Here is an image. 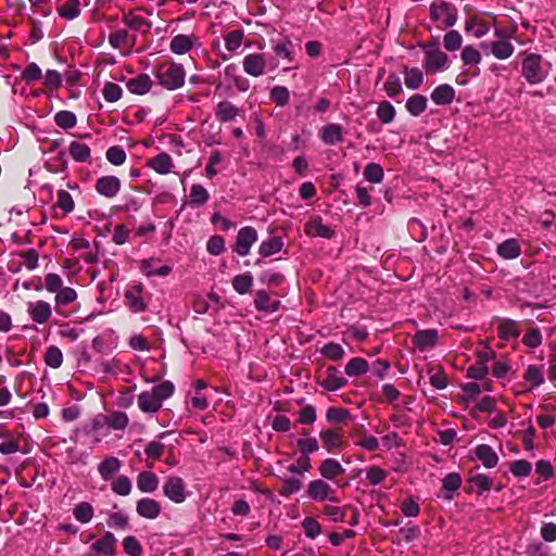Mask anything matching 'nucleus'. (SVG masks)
Listing matches in <instances>:
<instances>
[{
    "label": "nucleus",
    "instance_id": "1",
    "mask_svg": "<svg viewBox=\"0 0 556 556\" xmlns=\"http://www.w3.org/2000/svg\"><path fill=\"white\" fill-rule=\"evenodd\" d=\"M157 84L168 91L180 89L185 85L186 70L173 59L164 60L153 68Z\"/></svg>",
    "mask_w": 556,
    "mask_h": 556
},
{
    "label": "nucleus",
    "instance_id": "2",
    "mask_svg": "<svg viewBox=\"0 0 556 556\" xmlns=\"http://www.w3.org/2000/svg\"><path fill=\"white\" fill-rule=\"evenodd\" d=\"M174 392L175 386L172 381H162L138 395V407L142 413L155 414L162 408L163 402L173 396Z\"/></svg>",
    "mask_w": 556,
    "mask_h": 556
},
{
    "label": "nucleus",
    "instance_id": "3",
    "mask_svg": "<svg viewBox=\"0 0 556 556\" xmlns=\"http://www.w3.org/2000/svg\"><path fill=\"white\" fill-rule=\"evenodd\" d=\"M430 21L438 29L444 30L453 27L458 20L457 8L444 0H434L429 7Z\"/></svg>",
    "mask_w": 556,
    "mask_h": 556
},
{
    "label": "nucleus",
    "instance_id": "4",
    "mask_svg": "<svg viewBox=\"0 0 556 556\" xmlns=\"http://www.w3.org/2000/svg\"><path fill=\"white\" fill-rule=\"evenodd\" d=\"M548 71L544 67L543 58L536 53H529L521 61V75L531 85L540 84L547 77Z\"/></svg>",
    "mask_w": 556,
    "mask_h": 556
},
{
    "label": "nucleus",
    "instance_id": "5",
    "mask_svg": "<svg viewBox=\"0 0 556 556\" xmlns=\"http://www.w3.org/2000/svg\"><path fill=\"white\" fill-rule=\"evenodd\" d=\"M420 46L425 49L424 68L427 73L434 74L447 68L448 56L441 51L437 42L421 43Z\"/></svg>",
    "mask_w": 556,
    "mask_h": 556
},
{
    "label": "nucleus",
    "instance_id": "6",
    "mask_svg": "<svg viewBox=\"0 0 556 556\" xmlns=\"http://www.w3.org/2000/svg\"><path fill=\"white\" fill-rule=\"evenodd\" d=\"M306 495L309 500L315 502H339V498L336 496V490L329 484L328 480L323 478L308 482L306 488Z\"/></svg>",
    "mask_w": 556,
    "mask_h": 556
},
{
    "label": "nucleus",
    "instance_id": "7",
    "mask_svg": "<svg viewBox=\"0 0 556 556\" xmlns=\"http://www.w3.org/2000/svg\"><path fill=\"white\" fill-rule=\"evenodd\" d=\"M318 472L323 479L333 482L338 488L344 489L348 485V482H343L341 479L345 469L336 458L323 459L318 466Z\"/></svg>",
    "mask_w": 556,
    "mask_h": 556
},
{
    "label": "nucleus",
    "instance_id": "8",
    "mask_svg": "<svg viewBox=\"0 0 556 556\" xmlns=\"http://www.w3.org/2000/svg\"><path fill=\"white\" fill-rule=\"evenodd\" d=\"M163 493L175 504L184 503L188 496L187 483L179 476H168L163 484Z\"/></svg>",
    "mask_w": 556,
    "mask_h": 556
},
{
    "label": "nucleus",
    "instance_id": "9",
    "mask_svg": "<svg viewBox=\"0 0 556 556\" xmlns=\"http://www.w3.org/2000/svg\"><path fill=\"white\" fill-rule=\"evenodd\" d=\"M317 383L327 391H337L346 386L348 380L334 366H328L319 370L316 377Z\"/></svg>",
    "mask_w": 556,
    "mask_h": 556
},
{
    "label": "nucleus",
    "instance_id": "10",
    "mask_svg": "<svg viewBox=\"0 0 556 556\" xmlns=\"http://www.w3.org/2000/svg\"><path fill=\"white\" fill-rule=\"evenodd\" d=\"M323 447L328 453H340L346 447L343 430L341 428H327L319 432Z\"/></svg>",
    "mask_w": 556,
    "mask_h": 556
},
{
    "label": "nucleus",
    "instance_id": "11",
    "mask_svg": "<svg viewBox=\"0 0 556 556\" xmlns=\"http://www.w3.org/2000/svg\"><path fill=\"white\" fill-rule=\"evenodd\" d=\"M136 42L137 36L124 28L116 29L109 35L110 46L118 50L124 56L132 53Z\"/></svg>",
    "mask_w": 556,
    "mask_h": 556
},
{
    "label": "nucleus",
    "instance_id": "12",
    "mask_svg": "<svg viewBox=\"0 0 556 556\" xmlns=\"http://www.w3.org/2000/svg\"><path fill=\"white\" fill-rule=\"evenodd\" d=\"M200 37L194 34H177L172 37L169 41V50L176 55H184L189 53L192 49L201 47Z\"/></svg>",
    "mask_w": 556,
    "mask_h": 556
},
{
    "label": "nucleus",
    "instance_id": "13",
    "mask_svg": "<svg viewBox=\"0 0 556 556\" xmlns=\"http://www.w3.org/2000/svg\"><path fill=\"white\" fill-rule=\"evenodd\" d=\"M78 298L75 289L71 287H63L54 296V311L58 315L67 318L72 314L76 313L79 308L77 306L74 309H67L66 306L74 303Z\"/></svg>",
    "mask_w": 556,
    "mask_h": 556
},
{
    "label": "nucleus",
    "instance_id": "14",
    "mask_svg": "<svg viewBox=\"0 0 556 556\" xmlns=\"http://www.w3.org/2000/svg\"><path fill=\"white\" fill-rule=\"evenodd\" d=\"M256 241L257 231L251 226H245L238 231L233 251L240 256H247Z\"/></svg>",
    "mask_w": 556,
    "mask_h": 556
},
{
    "label": "nucleus",
    "instance_id": "15",
    "mask_svg": "<svg viewBox=\"0 0 556 556\" xmlns=\"http://www.w3.org/2000/svg\"><path fill=\"white\" fill-rule=\"evenodd\" d=\"M143 291L144 288L141 282H134L129 285L125 291L126 302L134 313L144 312L148 307V304L143 298Z\"/></svg>",
    "mask_w": 556,
    "mask_h": 556
},
{
    "label": "nucleus",
    "instance_id": "16",
    "mask_svg": "<svg viewBox=\"0 0 556 556\" xmlns=\"http://www.w3.org/2000/svg\"><path fill=\"white\" fill-rule=\"evenodd\" d=\"M122 189V181L114 175H104L99 177L94 182V190L100 195L113 199Z\"/></svg>",
    "mask_w": 556,
    "mask_h": 556
},
{
    "label": "nucleus",
    "instance_id": "17",
    "mask_svg": "<svg viewBox=\"0 0 556 556\" xmlns=\"http://www.w3.org/2000/svg\"><path fill=\"white\" fill-rule=\"evenodd\" d=\"M243 71L252 76L260 77L266 72V59L263 53H249L242 60Z\"/></svg>",
    "mask_w": 556,
    "mask_h": 556
},
{
    "label": "nucleus",
    "instance_id": "18",
    "mask_svg": "<svg viewBox=\"0 0 556 556\" xmlns=\"http://www.w3.org/2000/svg\"><path fill=\"white\" fill-rule=\"evenodd\" d=\"M224 80L229 87L236 88L239 92H245L250 88L249 80L242 76L235 63L228 64L224 68Z\"/></svg>",
    "mask_w": 556,
    "mask_h": 556
},
{
    "label": "nucleus",
    "instance_id": "19",
    "mask_svg": "<svg viewBox=\"0 0 556 556\" xmlns=\"http://www.w3.org/2000/svg\"><path fill=\"white\" fill-rule=\"evenodd\" d=\"M223 38L227 52H218V56H220L223 61H227L240 49L244 38V31L243 29L229 30L224 34Z\"/></svg>",
    "mask_w": 556,
    "mask_h": 556
},
{
    "label": "nucleus",
    "instance_id": "20",
    "mask_svg": "<svg viewBox=\"0 0 556 556\" xmlns=\"http://www.w3.org/2000/svg\"><path fill=\"white\" fill-rule=\"evenodd\" d=\"M495 36L501 39L492 41L490 43L482 42L481 47L490 48L491 53L498 60H506L510 58L515 51L513 43H510L507 39L502 38L501 30H496Z\"/></svg>",
    "mask_w": 556,
    "mask_h": 556
},
{
    "label": "nucleus",
    "instance_id": "21",
    "mask_svg": "<svg viewBox=\"0 0 556 556\" xmlns=\"http://www.w3.org/2000/svg\"><path fill=\"white\" fill-rule=\"evenodd\" d=\"M27 313L31 320L37 324H46L52 316V309L48 302L38 300L27 304Z\"/></svg>",
    "mask_w": 556,
    "mask_h": 556
},
{
    "label": "nucleus",
    "instance_id": "22",
    "mask_svg": "<svg viewBox=\"0 0 556 556\" xmlns=\"http://www.w3.org/2000/svg\"><path fill=\"white\" fill-rule=\"evenodd\" d=\"M140 9L129 10L122 15V22L134 31L148 33L151 23L139 14Z\"/></svg>",
    "mask_w": 556,
    "mask_h": 556
},
{
    "label": "nucleus",
    "instance_id": "23",
    "mask_svg": "<svg viewBox=\"0 0 556 556\" xmlns=\"http://www.w3.org/2000/svg\"><path fill=\"white\" fill-rule=\"evenodd\" d=\"M90 549L98 556H113L116 553V538L112 532L106 531L91 544Z\"/></svg>",
    "mask_w": 556,
    "mask_h": 556
},
{
    "label": "nucleus",
    "instance_id": "24",
    "mask_svg": "<svg viewBox=\"0 0 556 556\" xmlns=\"http://www.w3.org/2000/svg\"><path fill=\"white\" fill-rule=\"evenodd\" d=\"M438 330L437 329H426L418 330L413 337L414 346L420 351L425 352L430 349H433L438 343Z\"/></svg>",
    "mask_w": 556,
    "mask_h": 556
},
{
    "label": "nucleus",
    "instance_id": "25",
    "mask_svg": "<svg viewBox=\"0 0 556 556\" xmlns=\"http://www.w3.org/2000/svg\"><path fill=\"white\" fill-rule=\"evenodd\" d=\"M305 233L309 237L330 239L334 236V230L324 224L321 217L316 216L305 224Z\"/></svg>",
    "mask_w": 556,
    "mask_h": 556
},
{
    "label": "nucleus",
    "instance_id": "26",
    "mask_svg": "<svg viewBox=\"0 0 556 556\" xmlns=\"http://www.w3.org/2000/svg\"><path fill=\"white\" fill-rule=\"evenodd\" d=\"M161 504L150 497H142L136 504V511L140 517L156 519L161 514Z\"/></svg>",
    "mask_w": 556,
    "mask_h": 556
},
{
    "label": "nucleus",
    "instance_id": "27",
    "mask_svg": "<svg viewBox=\"0 0 556 556\" xmlns=\"http://www.w3.org/2000/svg\"><path fill=\"white\" fill-rule=\"evenodd\" d=\"M153 81L151 77L146 74L141 73L130 79L127 80L126 87L129 92L138 96H143L150 92L152 89Z\"/></svg>",
    "mask_w": 556,
    "mask_h": 556
},
{
    "label": "nucleus",
    "instance_id": "28",
    "mask_svg": "<svg viewBox=\"0 0 556 556\" xmlns=\"http://www.w3.org/2000/svg\"><path fill=\"white\" fill-rule=\"evenodd\" d=\"M472 454L485 468L490 469L496 467L500 460L496 452L488 444H478L472 450Z\"/></svg>",
    "mask_w": 556,
    "mask_h": 556
},
{
    "label": "nucleus",
    "instance_id": "29",
    "mask_svg": "<svg viewBox=\"0 0 556 556\" xmlns=\"http://www.w3.org/2000/svg\"><path fill=\"white\" fill-rule=\"evenodd\" d=\"M321 141L328 146H334L343 141V127L340 124L325 125L319 132Z\"/></svg>",
    "mask_w": 556,
    "mask_h": 556
},
{
    "label": "nucleus",
    "instance_id": "30",
    "mask_svg": "<svg viewBox=\"0 0 556 556\" xmlns=\"http://www.w3.org/2000/svg\"><path fill=\"white\" fill-rule=\"evenodd\" d=\"M490 22L480 15H471L467 18L465 29L476 38H481L490 31Z\"/></svg>",
    "mask_w": 556,
    "mask_h": 556
},
{
    "label": "nucleus",
    "instance_id": "31",
    "mask_svg": "<svg viewBox=\"0 0 556 556\" xmlns=\"http://www.w3.org/2000/svg\"><path fill=\"white\" fill-rule=\"evenodd\" d=\"M254 306L258 312L275 313L280 307V301L273 299L265 290L255 293Z\"/></svg>",
    "mask_w": 556,
    "mask_h": 556
},
{
    "label": "nucleus",
    "instance_id": "32",
    "mask_svg": "<svg viewBox=\"0 0 556 556\" xmlns=\"http://www.w3.org/2000/svg\"><path fill=\"white\" fill-rule=\"evenodd\" d=\"M147 166L160 175H166L172 172L174 164L172 156L166 152H162L156 156L147 160Z\"/></svg>",
    "mask_w": 556,
    "mask_h": 556
},
{
    "label": "nucleus",
    "instance_id": "33",
    "mask_svg": "<svg viewBox=\"0 0 556 556\" xmlns=\"http://www.w3.org/2000/svg\"><path fill=\"white\" fill-rule=\"evenodd\" d=\"M80 7L79 0H59L56 12L62 18L72 21L80 15Z\"/></svg>",
    "mask_w": 556,
    "mask_h": 556
},
{
    "label": "nucleus",
    "instance_id": "34",
    "mask_svg": "<svg viewBox=\"0 0 556 556\" xmlns=\"http://www.w3.org/2000/svg\"><path fill=\"white\" fill-rule=\"evenodd\" d=\"M68 154L77 163H89L91 161V149L88 144L80 141H71L68 144Z\"/></svg>",
    "mask_w": 556,
    "mask_h": 556
},
{
    "label": "nucleus",
    "instance_id": "35",
    "mask_svg": "<svg viewBox=\"0 0 556 556\" xmlns=\"http://www.w3.org/2000/svg\"><path fill=\"white\" fill-rule=\"evenodd\" d=\"M121 467L122 462L117 457L108 456L98 465V471L104 481H109L119 471Z\"/></svg>",
    "mask_w": 556,
    "mask_h": 556
},
{
    "label": "nucleus",
    "instance_id": "36",
    "mask_svg": "<svg viewBox=\"0 0 556 556\" xmlns=\"http://www.w3.org/2000/svg\"><path fill=\"white\" fill-rule=\"evenodd\" d=\"M454 98L455 90L448 84L439 85L431 92V100L438 105L451 104Z\"/></svg>",
    "mask_w": 556,
    "mask_h": 556
},
{
    "label": "nucleus",
    "instance_id": "37",
    "mask_svg": "<svg viewBox=\"0 0 556 556\" xmlns=\"http://www.w3.org/2000/svg\"><path fill=\"white\" fill-rule=\"evenodd\" d=\"M157 486L159 478L154 472L150 470H144L139 472V475L137 476V488L142 493H153L154 491H156Z\"/></svg>",
    "mask_w": 556,
    "mask_h": 556
},
{
    "label": "nucleus",
    "instance_id": "38",
    "mask_svg": "<svg viewBox=\"0 0 556 556\" xmlns=\"http://www.w3.org/2000/svg\"><path fill=\"white\" fill-rule=\"evenodd\" d=\"M496 252L504 260H514L520 256L521 247L516 239L510 238L500 243Z\"/></svg>",
    "mask_w": 556,
    "mask_h": 556
},
{
    "label": "nucleus",
    "instance_id": "39",
    "mask_svg": "<svg viewBox=\"0 0 556 556\" xmlns=\"http://www.w3.org/2000/svg\"><path fill=\"white\" fill-rule=\"evenodd\" d=\"M239 114V109L230 101H220L215 109V116L222 123L233 121Z\"/></svg>",
    "mask_w": 556,
    "mask_h": 556
},
{
    "label": "nucleus",
    "instance_id": "40",
    "mask_svg": "<svg viewBox=\"0 0 556 556\" xmlns=\"http://www.w3.org/2000/svg\"><path fill=\"white\" fill-rule=\"evenodd\" d=\"M497 334L502 340L516 339L520 336L519 325L513 319H503L497 327Z\"/></svg>",
    "mask_w": 556,
    "mask_h": 556
},
{
    "label": "nucleus",
    "instance_id": "41",
    "mask_svg": "<svg viewBox=\"0 0 556 556\" xmlns=\"http://www.w3.org/2000/svg\"><path fill=\"white\" fill-rule=\"evenodd\" d=\"M74 518L80 523H88L94 516V508L89 502H79L73 508Z\"/></svg>",
    "mask_w": 556,
    "mask_h": 556
},
{
    "label": "nucleus",
    "instance_id": "42",
    "mask_svg": "<svg viewBox=\"0 0 556 556\" xmlns=\"http://www.w3.org/2000/svg\"><path fill=\"white\" fill-rule=\"evenodd\" d=\"M42 85L45 87L43 92L46 94H51L53 91H56L62 86V75L55 70H48L46 74L42 76Z\"/></svg>",
    "mask_w": 556,
    "mask_h": 556
},
{
    "label": "nucleus",
    "instance_id": "43",
    "mask_svg": "<svg viewBox=\"0 0 556 556\" xmlns=\"http://www.w3.org/2000/svg\"><path fill=\"white\" fill-rule=\"evenodd\" d=\"M210 199L207 190L199 184H193L190 188L189 204L192 207H200L206 204Z\"/></svg>",
    "mask_w": 556,
    "mask_h": 556
},
{
    "label": "nucleus",
    "instance_id": "44",
    "mask_svg": "<svg viewBox=\"0 0 556 556\" xmlns=\"http://www.w3.org/2000/svg\"><path fill=\"white\" fill-rule=\"evenodd\" d=\"M428 99L419 93H415L408 98L405 108L413 116H419L427 110Z\"/></svg>",
    "mask_w": 556,
    "mask_h": 556
},
{
    "label": "nucleus",
    "instance_id": "45",
    "mask_svg": "<svg viewBox=\"0 0 556 556\" xmlns=\"http://www.w3.org/2000/svg\"><path fill=\"white\" fill-rule=\"evenodd\" d=\"M273 51L278 58H282L289 63H292L294 60L293 43L289 38L274 42Z\"/></svg>",
    "mask_w": 556,
    "mask_h": 556
},
{
    "label": "nucleus",
    "instance_id": "46",
    "mask_svg": "<svg viewBox=\"0 0 556 556\" xmlns=\"http://www.w3.org/2000/svg\"><path fill=\"white\" fill-rule=\"evenodd\" d=\"M129 424L126 413L115 410L104 417V425L114 430H124Z\"/></svg>",
    "mask_w": 556,
    "mask_h": 556
},
{
    "label": "nucleus",
    "instance_id": "47",
    "mask_svg": "<svg viewBox=\"0 0 556 556\" xmlns=\"http://www.w3.org/2000/svg\"><path fill=\"white\" fill-rule=\"evenodd\" d=\"M405 86L409 89H418L424 83V74L418 67L403 70Z\"/></svg>",
    "mask_w": 556,
    "mask_h": 556
},
{
    "label": "nucleus",
    "instance_id": "48",
    "mask_svg": "<svg viewBox=\"0 0 556 556\" xmlns=\"http://www.w3.org/2000/svg\"><path fill=\"white\" fill-rule=\"evenodd\" d=\"M63 353L60 348L55 345H49L43 354L45 364L53 369H58L63 364Z\"/></svg>",
    "mask_w": 556,
    "mask_h": 556
},
{
    "label": "nucleus",
    "instance_id": "49",
    "mask_svg": "<svg viewBox=\"0 0 556 556\" xmlns=\"http://www.w3.org/2000/svg\"><path fill=\"white\" fill-rule=\"evenodd\" d=\"M282 247L283 241L280 237H271L261 243L258 253L264 257H268L281 251Z\"/></svg>",
    "mask_w": 556,
    "mask_h": 556
},
{
    "label": "nucleus",
    "instance_id": "50",
    "mask_svg": "<svg viewBox=\"0 0 556 556\" xmlns=\"http://www.w3.org/2000/svg\"><path fill=\"white\" fill-rule=\"evenodd\" d=\"M54 207L60 208L64 215L72 213L75 208L73 197L66 190H59Z\"/></svg>",
    "mask_w": 556,
    "mask_h": 556
},
{
    "label": "nucleus",
    "instance_id": "51",
    "mask_svg": "<svg viewBox=\"0 0 556 556\" xmlns=\"http://www.w3.org/2000/svg\"><path fill=\"white\" fill-rule=\"evenodd\" d=\"M326 419L330 424H344L351 419V413L346 408L331 406L326 410Z\"/></svg>",
    "mask_w": 556,
    "mask_h": 556
},
{
    "label": "nucleus",
    "instance_id": "52",
    "mask_svg": "<svg viewBox=\"0 0 556 556\" xmlns=\"http://www.w3.org/2000/svg\"><path fill=\"white\" fill-rule=\"evenodd\" d=\"M232 288L239 294L248 293L253 285V276L251 273L237 275L232 278Z\"/></svg>",
    "mask_w": 556,
    "mask_h": 556
},
{
    "label": "nucleus",
    "instance_id": "53",
    "mask_svg": "<svg viewBox=\"0 0 556 556\" xmlns=\"http://www.w3.org/2000/svg\"><path fill=\"white\" fill-rule=\"evenodd\" d=\"M468 482L475 488L477 494L481 495L483 492L491 490L492 479L484 473H470Z\"/></svg>",
    "mask_w": 556,
    "mask_h": 556
},
{
    "label": "nucleus",
    "instance_id": "54",
    "mask_svg": "<svg viewBox=\"0 0 556 556\" xmlns=\"http://www.w3.org/2000/svg\"><path fill=\"white\" fill-rule=\"evenodd\" d=\"M369 369L368 363L362 357L351 358L345 365V374L350 377H355L367 372Z\"/></svg>",
    "mask_w": 556,
    "mask_h": 556
},
{
    "label": "nucleus",
    "instance_id": "55",
    "mask_svg": "<svg viewBox=\"0 0 556 556\" xmlns=\"http://www.w3.org/2000/svg\"><path fill=\"white\" fill-rule=\"evenodd\" d=\"M54 123L60 128L67 130L76 126L77 117L73 112L62 110L54 115Z\"/></svg>",
    "mask_w": 556,
    "mask_h": 556
},
{
    "label": "nucleus",
    "instance_id": "56",
    "mask_svg": "<svg viewBox=\"0 0 556 556\" xmlns=\"http://www.w3.org/2000/svg\"><path fill=\"white\" fill-rule=\"evenodd\" d=\"M164 444L159 441H151L147 444L144 448V453L148 459H152V462L147 463L148 468L154 467V460L160 459L164 452Z\"/></svg>",
    "mask_w": 556,
    "mask_h": 556
},
{
    "label": "nucleus",
    "instance_id": "57",
    "mask_svg": "<svg viewBox=\"0 0 556 556\" xmlns=\"http://www.w3.org/2000/svg\"><path fill=\"white\" fill-rule=\"evenodd\" d=\"M523 379L531 388L539 387L544 382L543 371L540 367L530 365L523 375Z\"/></svg>",
    "mask_w": 556,
    "mask_h": 556
},
{
    "label": "nucleus",
    "instance_id": "58",
    "mask_svg": "<svg viewBox=\"0 0 556 556\" xmlns=\"http://www.w3.org/2000/svg\"><path fill=\"white\" fill-rule=\"evenodd\" d=\"M376 114L382 124H389L395 117V109L390 102L382 101L379 103Z\"/></svg>",
    "mask_w": 556,
    "mask_h": 556
},
{
    "label": "nucleus",
    "instance_id": "59",
    "mask_svg": "<svg viewBox=\"0 0 556 556\" xmlns=\"http://www.w3.org/2000/svg\"><path fill=\"white\" fill-rule=\"evenodd\" d=\"M111 489L117 495L127 496L132 489L131 481L127 476H119L112 482Z\"/></svg>",
    "mask_w": 556,
    "mask_h": 556
},
{
    "label": "nucleus",
    "instance_id": "60",
    "mask_svg": "<svg viewBox=\"0 0 556 556\" xmlns=\"http://www.w3.org/2000/svg\"><path fill=\"white\" fill-rule=\"evenodd\" d=\"M16 255L21 258L20 262L22 265H24L28 270L37 268L39 255L35 249L20 251Z\"/></svg>",
    "mask_w": 556,
    "mask_h": 556
},
{
    "label": "nucleus",
    "instance_id": "61",
    "mask_svg": "<svg viewBox=\"0 0 556 556\" xmlns=\"http://www.w3.org/2000/svg\"><path fill=\"white\" fill-rule=\"evenodd\" d=\"M364 177L366 180L372 184H379L382 181L384 173L381 165L377 163H369L364 168Z\"/></svg>",
    "mask_w": 556,
    "mask_h": 556
},
{
    "label": "nucleus",
    "instance_id": "62",
    "mask_svg": "<svg viewBox=\"0 0 556 556\" xmlns=\"http://www.w3.org/2000/svg\"><path fill=\"white\" fill-rule=\"evenodd\" d=\"M510 472L517 478H525L531 473L532 465L526 459H517L509 464Z\"/></svg>",
    "mask_w": 556,
    "mask_h": 556
},
{
    "label": "nucleus",
    "instance_id": "63",
    "mask_svg": "<svg viewBox=\"0 0 556 556\" xmlns=\"http://www.w3.org/2000/svg\"><path fill=\"white\" fill-rule=\"evenodd\" d=\"M388 477V471L379 466H370L366 468V480L370 485L382 483Z\"/></svg>",
    "mask_w": 556,
    "mask_h": 556
},
{
    "label": "nucleus",
    "instance_id": "64",
    "mask_svg": "<svg viewBox=\"0 0 556 556\" xmlns=\"http://www.w3.org/2000/svg\"><path fill=\"white\" fill-rule=\"evenodd\" d=\"M102 94L106 102L113 103L122 98L123 89L119 85L112 81H108L103 87Z\"/></svg>",
    "mask_w": 556,
    "mask_h": 556
}]
</instances>
